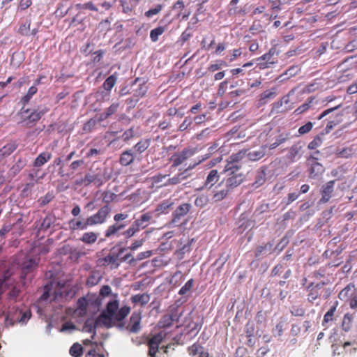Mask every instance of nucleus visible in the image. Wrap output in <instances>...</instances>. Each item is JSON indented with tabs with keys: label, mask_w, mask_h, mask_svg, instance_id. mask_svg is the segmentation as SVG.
Instances as JSON below:
<instances>
[{
	"label": "nucleus",
	"mask_w": 357,
	"mask_h": 357,
	"mask_svg": "<svg viewBox=\"0 0 357 357\" xmlns=\"http://www.w3.org/2000/svg\"><path fill=\"white\" fill-rule=\"evenodd\" d=\"M139 231L140 230L137 227V226H135L134 223H132L130 227L123 232V234L126 238H129L133 236Z\"/></svg>",
	"instance_id": "obj_56"
},
{
	"label": "nucleus",
	"mask_w": 357,
	"mask_h": 357,
	"mask_svg": "<svg viewBox=\"0 0 357 357\" xmlns=\"http://www.w3.org/2000/svg\"><path fill=\"white\" fill-rule=\"evenodd\" d=\"M17 149V145L14 143H9L3 146L0 149V159L5 156L10 155Z\"/></svg>",
	"instance_id": "obj_37"
},
{
	"label": "nucleus",
	"mask_w": 357,
	"mask_h": 357,
	"mask_svg": "<svg viewBox=\"0 0 357 357\" xmlns=\"http://www.w3.org/2000/svg\"><path fill=\"white\" fill-rule=\"evenodd\" d=\"M240 170H225L223 172L227 174V178L225 180V186L229 190L234 189L241 185L244 179L245 176Z\"/></svg>",
	"instance_id": "obj_7"
},
{
	"label": "nucleus",
	"mask_w": 357,
	"mask_h": 357,
	"mask_svg": "<svg viewBox=\"0 0 357 357\" xmlns=\"http://www.w3.org/2000/svg\"><path fill=\"white\" fill-rule=\"evenodd\" d=\"M135 155L131 149H128L121 153L119 157V163L122 166H128L133 162Z\"/></svg>",
	"instance_id": "obj_26"
},
{
	"label": "nucleus",
	"mask_w": 357,
	"mask_h": 357,
	"mask_svg": "<svg viewBox=\"0 0 357 357\" xmlns=\"http://www.w3.org/2000/svg\"><path fill=\"white\" fill-rule=\"evenodd\" d=\"M128 218V215L125 213H116L114 215V223L107 227L105 231L104 235L106 238H111L114 236H119L120 231L123 229L127 224L123 222Z\"/></svg>",
	"instance_id": "obj_5"
},
{
	"label": "nucleus",
	"mask_w": 357,
	"mask_h": 357,
	"mask_svg": "<svg viewBox=\"0 0 357 357\" xmlns=\"http://www.w3.org/2000/svg\"><path fill=\"white\" fill-rule=\"evenodd\" d=\"M278 55L276 49L274 47H271L268 52L263 54L261 56L257 59V61H266L268 63L271 64L272 66L278 63V58L275 57L274 55Z\"/></svg>",
	"instance_id": "obj_28"
},
{
	"label": "nucleus",
	"mask_w": 357,
	"mask_h": 357,
	"mask_svg": "<svg viewBox=\"0 0 357 357\" xmlns=\"http://www.w3.org/2000/svg\"><path fill=\"white\" fill-rule=\"evenodd\" d=\"M69 353L73 357H81L83 354V347L79 343H74L70 347Z\"/></svg>",
	"instance_id": "obj_45"
},
{
	"label": "nucleus",
	"mask_w": 357,
	"mask_h": 357,
	"mask_svg": "<svg viewBox=\"0 0 357 357\" xmlns=\"http://www.w3.org/2000/svg\"><path fill=\"white\" fill-rule=\"evenodd\" d=\"M246 152L245 150H241L236 153L231 154L227 160L225 170H240L241 166L238 165V163L245 157Z\"/></svg>",
	"instance_id": "obj_11"
},
{
	"label": "nucleus",
	"mask_w": 357,
	"mask_h": 357,
	"mask_svg": "<svg viewBox=\"0 0 357 357\" xmlns=\"http://www.w3.org/2000/svg\"><path fill=\"white\" fill-rule=\"evenodd\" d=\"M325 171L324 166L318 162L314 161L310 163V167L309 169V176L311 178H316L321 176Z\"/></svg>",
	"instance_id": "obj_22"
},
{
	"label": "nucleus",
	"mask_w": 357,
	"mask_h": 357,
	"mask_svg": "<svg viewBox=\"0 0 357 357\" xmlns=\"http://www.w3.org/2000/svg\"><path fill=\"white\" fill-rule=\"evenodd\" d=\"M38 261L34 258L26 259L22 264V274L23 277L32 272L38 266Z\"/></svg>",
	"instance_id": "obj_23"
},
{
	"label": "nucleus",
	"mask_w": 357,
	"mask_h": 357,
	"mask_svg": "<svg viewBox=\"0 0 357 357\" xmlns=\"http://www.w3.org/2000/svg\"><path fill=\"white\" fill-rule=\"evenodd\" d=\"M174 204V202L172 199H165L158 205L155 211L157 213L158 215L167 214L172 211Z\"/></svg>",
	"instance_id": "obj_21"
},
{
	"label": "nucleus",
	"mask_w": 357,
	"mask_h": 357,
	"mask_svg": "<svg viewBox=\"0 0 357 357\" xmlns=\"http://www.w3.org/2000/svg\"><path fill=\"white\" fill-rule=\"evenodd\" d=\"M198 165L199 162H191L183 171L178 172L172 177H169L168 174H162L161 173L155 174L151 178L152 187L158 189L169 185H178L188 178V172L195 168Z\"/></svg>",
	"instance_id": "obj_2"
},
{
	"label": "nucleus",
	"mask_w": 357,
	"mask_h": 357,
	"mask_svg": "<svg viewBox=\"0 0 357 357\" xmlns=\"http://www.w3.org/2000/svg\"><path fill=\"white\" fill-rule=\"evenodd\" d=\"M75 8L77 10L88 9L93 11H98V8L91 1L86 2L85 3H77Z\"/></svg>",
	"instance_id": "obj_52"
},
{
	"label": "nucleus",
	"mask_w": 357,
	"mask_h": 357,
	"mask_svg": "<svg viewBox=\"0 0 357 357\" xmlns=\"http://www.w3.org/2000/svg\"><path fill=\"white\" fill-rule=\"evenodd\" d=\"M56 220V218L54 215L51 213L47 214L40 223L38 227V231H47L48 229L51 228L52 225H54Z\"/></svg>",
	"instance_id": "obj_29"
},
{
	"label": "nucleus",
	"mask_w": 357,
	"mask_h": 357,
	"mask_svg": "<svg viewBox=\"0 0 357 357\" xmlns=\"http://www.w3.org/2000/svg\"><path fill=\"white\" fill-rule=\"evenodd\" d=\"M321 144V139L319 137H316L308 144L307 148L310 150H314Z\"/></svg>",
	"instance_id": "obj_64"
},
{
	"label": "nucleus",
	"mask_w": 357,
	"mask_h": 357,
	"mask_svg": "<svg viewBox=\"0 0 357 357\" xmlns=\"http://www.w3.org/2000/svg\"><path fill=\"white\" fill-rule=\"evenodd\" d=\"M162 8L163 6L162 4H158L155 6V8H151L149 10L146 11L144 15L146 17H151L152 16L159 13Z\"/></svg>",
	"instance_id": "obj_57"
},
{
	"label": "nucleus",
	"mask_w": 357,
	"mask_h": 357,
	"mask_svg": "<svg viewBox=\"0 0 357 357\" xmlns=\"http://www.w3.org/2000/svg\"><path fill=\"white\" fill-rule=\"evenodd\" d=\"M52 158V153L47 151L40 153L33 162L34 168L38 169Z\"/></svg>",
	"instance_id": "obj_25"
},
{
	"label": "nucleus",
	"mask_w": 357,
	"mask_h": 357,
	"mask_svg": "<svg viewBox=\"0 0 357 357\" xmlns=\"http://www.w3.org/2000/svg\"><path fill=\"white\" fill-rule=\"evenodd\" d=\"M141 321H142V312L140 310L134 311L130 317L128 324L126 326L123 320L121 321L124 326L120 330L126 329L130 333H138L141 329Z\"/></svg>",
	"instance_id": "obj_8"
},
{
	"label": "nucleus",
	"mask_w": 357,
	"mask_h": 357,
	"mask_svg": "<svg viewBox=\"0 0 357 357\" xmlns=\"http://www.w3.org/2000/svg\"><path fill=\"white\" fill-rule=\"evenodd\" d=\"M117 81V75L114 73L109 76L103 82L102 86L105 90L110 91Z\"/></svg>",
	"instance_id": "obj_40"
},
{
	"label": "nucleus",
	"mask_w": 357,
	"mask_h": 357,
	"mask_svg": "<svg viewBox=\"0 0 357 357\" xmlns=\"http://www.w3.org/2000/svg\"><path fill=\"white\" fill-rule=\"evenodd\" d=\"M220 174L217 169H211L206 176L204 187L207 189L211 188L220 180Z\"/></svg>",
	"instance_id": "obj_18"
},
{
	"label": "nucleus",
	"mask_w": 357,
	"mask_h": 357,
	"mask_svg": "<svg viewBox=\"0 0 357 357\" xmlns=\"http://www.w3.org/2000/svg\"><path fill=\"white\" fill-rule=\"evenodd\" d=\"M178 307H170V314L163 316L159 321L158 325L160 328L170 327L173 322H178L181 313L177 312Z\"/></svg>",
	"instance_id": "obj_12"
},
{
	"label": "nucleus",
	"mask_w": 357,
	"mask_h": 357,
	"mask_svg": "<svg viewBox=\"0 0 357 357\" xmlns=\"http://www.w3.org/2000/svg\"><path fill=\"white\" fill-rule=\"evenodd\" d=\"M275 96V91L266 90L261 93L259 96V103L264 105L268 99L273 98Z\"/></svg>",
	"instance_id": "obj_47"
},
{
	"label": "nucleus",
	"mask_w": 357,
	"mask_h": 357,
	"mask_svg": "<svg viewBox=\"0 0 357 357\" xmlns=\"http://www.w3.org/2000/svg\"><path fill=\"white\" fill-rule=\"evenodd\" d=\"M101 276L98 272H92L86 280V285L88 287H93L99 283Z\"/></svg>",
	"instance_id": "obj_42"
},
{
	"label": "nucleus",
	"mask_w": 357,
	"mask_h": 357,
	"mask_svg": "<svg viewBox=\"0 0 357 357\" xmlns=\"http://www.w3.org/2000/svg\"><path fill=\"white\" fill-rule=\"evenodd\" d=\"M152 216L151 213H146L142 214L139 218L135 220L133 223L137 227L141 230L146 228L148 226V222L151 220Z\"/></svg>",
	"instance_id": "obj_33"
},
{
	"label": "nucleus",
	"mask_w": 357,
	"mask_h": 357,
	"mask_svg": "<svg viewBox=\"0 0 357 357\" xmlns=\"http://www.w3.org/2000/svg\"><path fill=\"white\" fill-rule=\"evenodd\" d=\"M110 212L111 208L109 205L102 206L96 213L89 217L91 226L105 223Z\"/></svg>",
	"instance_id": "obj_10"
},
{
	"label": "nucleus",
	"mask_w": 357,
	"mask_h": 357,
	"mask_svg": "<svg viewBox=\"0 0 357 357\" xmlns=\"http://www.w3.org/2000/svg\"><path fill=\"white\" fill-rule=\"evenodd\" d=\"M89 226H91L89 217L86 218V221L73 219L69 222V227L72 231L85 230Z\"/></svg>",
	"instance_id": "obj_20"
},
{
	"label": "nucleus",
	"mask_w": 357,
	"mask_h": 357,
	"mask_svg": "<svg viewBox=\"0 0 357 357\" xmlns=\"http://www.w3.org/2000/svg\"><path fill=\"white\" fill-rule=\"evenodd\" d=\"M161 340L162 337L158 335H154L149 340V355L151 357H158L157 353L158 351V348Z\"/></svg>",
	"instance_id": "obj_19"
},
{
	"label": "nucleus",
	"mask_w": 357,
	"mask_h": 357,
	"mask_svg": "<svg viewBox=\"0 0 357 357\" xmlns=\"http://www.w3.org/2000/svg\"><path fill=\"white\" fill-rule=\"evenodd\" d=\"M31 20H21L17 33L22 36H29L30 35Z\"/></svg>",
	"instance_id": "obj_35"
},
{
	"label": "nucleus",
	"mask_w": 357,
	"mask_h": 357,
	"mask_svg": "<svg viewBox=\"0 0 357 357\" xmlns=\"http://www.w3.org/2000/svg\"><path fill=\"white\" fill-rule=\"evenodd\" d=\"M310 292L307 295L308 301L313 303L320 295L319 291L312 287V284L309 285Z\"/></svg>",
	"instance_id": "obj_51"
},
{
	"label": "nucleus",
	"mask_w": 357,
	"mask_h": 357,
	"mask_svg": "<svg viewBox=\"0 0 357 357\" xmlns=\"http://www.w3.org/2000/svg\"><path fill=\"white\" fill-rule=\"evenodd\" d=\"M202 349H203V347L200 344L195 342L188 348V352L190 356L195 357L199 355Z\"/></svg>",
	"instance_id": "obj_48"
},
{
	"label": "nucleus",
	"mask_w": 357,
	"mask_h": 357,
	"mask_svg": "<svg viewBox=\"0 0 357 357\" xmlns=\"http://www.w3.org/2000/svg\"><path fill=\"white\" fill-rule=\"evenodd\" d=\"M313 124L312 122L309 121L305 125L301 126L298 129V133L300 135H305L308 133L312 128Z\"/></svg>",
	"instance_id": "obj_63"
},
{
	"label": "nucleus",
	"mask_w": 357,
	"mask_h": 357,
	"mask_svg": "<svg viewBox=\"0 0 357 357\" xmlns=\"http://www.w3.org/2000/svg\"><path fill=\"white\" fill-rule=\"evenodd\" d=\"M111 178L112 174L108 172L106 168L97 169L96 172L86 173L84 176V181L87 185L93 183L97 188H100Z\"/></svg>",
	"instance_id": "obj_6"
},
{
	"label": "nucleus",
	"mask_w": 357,
	"mask_h": 357,
	"mask_svg": "<svg viewBox=\"0 0 357 357\" xmlns=\"http://www.w3.org/2000/svg\"><path fill=\"white\" fill-rule=\"evenodd\" d=\"M218 146L219 144L218 142H213L212 145L208 148L209 153L206 155L203 156L201 159H199L197 162H199V165L201 162L208 159L211 156V155H212L213 153H214L218 149Z\"/></svg>",
	"instance_id": "obj_55"
},
{
	"label": "nucleus",
	"mask_w": 357,
	"mask_h": 357,
	"mask_svg": "<svg viewBox=\"0 0 357 357\" xmlns=\"http://www.w3.org/2000/svg\"><path fill=\"white\" fill-rule=\"evenodd\" d=\"M151 140L149 139H142L134 146L135 151L138 153H142L150 146Z\"/></svg>",
	"instance_id": "obj_36"
},
{
	"label": "nucleus",
	"mask_w": 357,
	"mask_h": 357,
	"mask_svg": "<svg viewBox=\"0 0 357 357\" xmlns=\"http://www.w3.org/2000/svg\"><path fill=\"white\" fill-rule=\"evenodd\" d=\"M302 146L299 144H293L287 154V158L291 162H294L296 158H300Z\"/></svg>",
	"instance_id": "obj_32"
},
{
	"label": "nucleus",
	"mask_w": 357,
	"mask_h": 357,
	"mask_svg": "<svg viewBox=\"0 0 357 357\" xmlns=\"http://www.w3.org/2000/svg\"><path fill=\"white\" fill-rule=\"evenodd\" d=\"M208 203V198L204 195L199 196L195 201V204L197 207L203 208Z\"/></svg>",
	"instance_id": "obj_60"
},
{
	"label": "nucleus",
	"mask_w": 357,
	"mask_h": 357,
	"mask_svg": "<svg viewBox=\"0 0 357 357\" xmlns=\"http://www.w3.org/2000/svg\"><path fill=\"white\" fill-rule=\"evenodd\" d=\"M226 63L223 61H218L216 63L211 64L208 67V70L210 72H215L220 70L222 66H225Z\"/></svg>",
	"instance_id": "obj_62"
},
{
	"label": "nucleus",
	"mask_w": 357,
	"mask_h": 357,
	"mask_svg": "<svg viewBox=\"0 0 357 357\" xmlns=\"http://www.w3.org/2000/svg\"><path fill=\"white\" fill-rule=\"evenodd\" d=\"M273 245L272 243L268 242V243L264 244V245H259V246L257 247V248L255 250V257H259L262 255H264V253H266L267 252L271 253V250H272Z\"/></svg>",
	"instance_id": "obj_41"
},
{
	"label": "nucleus",
	"mask_w": 357,
	"mask_h": 357,
	"mask_svg": "<svg viewBox=\"0 0 357 357\" xmlns=\"http://www.w3.org/2000/svg\"><path fill=\"white\" fill-rule=\"evenodd\" d=\"M342 114H340L338 117L339 119H337L335 120L330 121L328 122L326 126V132H329L335 126L338 125L340 123L342 122Z\"/></svg>",
	"instance_id": "obj_61"
},
{
	"label": "nucleus",
	"mask_w": 357,
	"mask_h": 357,
	"mask_svg": "<svg viewBox=\"0 0 357 357\" xmlns=\"http://www.w3.org/2000/svg\"><path fill=\"white\" fill-rule=\"evenodd\" d=\"M356 291L355 284L349 283L340 291L338 298L344 302H348L354 296Z\"/></svg>",
	"instance_id": "obj_17"
},
{
	"label": "nucleus",
	"mask_w": 357,
	"mask_h": 357,
	"mask_svg": "<svg viewBox=\"0 0 357 357\" xmlns=\"http://www.w3.org/2000/svg\"><path fill=\"white\" fill-rule=\"evenodd\" d=\"M26 160L24 158H19L9 169L8 174L14 177L18 174L21 170L26 166Z\"/></svg>",
	"instance_id": "obj_31"
},
{
	"label": "nucleus",
	"mask_w": 357,
	"mask_h": 357,
	"mask_svg": "<svg viewBox=\"0 0 357 357\" xmlns=\"http://www.w3.org/2000/svg\"><path fill=\"white\" fill-rule=\"evenodd\" d=\"M117 197V195L110 190H105L102 193V202L105 205H109V203L114 201Z\"/></svg>",
	"instance_id": "obj_43"
},
{
	"label": "nucleus",
	"mask_w": 357,
	"mask_h": 357,
	"mask_svg": "<svg viewBox=\"0 0 357 357\" xmlns=\"http://www.w3.org/2000/svg\"><path fill=\"white\" fill-rule=\"evenodd\" d=\"M124 248H120L118 253L111 252L103 258L105 264L109 265L112 269L117 268L121 264L120 255L124 251Z\"/></svg>",
	"instance_id": "obj_15"
},
{
	"label": "nucleus",
	"mask_w": 357,
	"mask_h": 357,
	"mask_svg": "<svg viewBox=\"0 0 357 357\" xmlns=\"http://www.w3.org/2000/svg\"><path fill=\"white\" fill-rule=\"evenodd\" d=\"M98 237V234L95 231L84 232L79 240L86 245H92L95 243Z\"/></svg>",
	"instance_id": "obj_30"
},
{
	"label": "nucleus",
	"mask_w": 357,
	"mask_h": 357,
	"mask_svg": "<svg viewBox=\"0 0 357 357\" xmlns=\"http://www.w3.org/2000/svg\"><path fill=\"white\" fill-rule=\"evenodd\" d=\"M150 295L147 293L138 294L131 296L130 301L135 305L144 306L150 301Z\"/></svg>",
	"instance_id": "obj_27"
},
{
	"label": "nucleus",
	"mask_w": 357,
	"mask_h": 357,
	"mask_svg": "<svg viewBox=\"0 0 357 357\" xmlns=\"http://www.w3.org/2000/svg\"><path fill=\"white\" fill-rule=\"evenodd\" d=\"M194 280L193 279H190L179 290L178 294L179 295H185L188 291L191 290V289L193 287Z\"/></svg>",
	"instance_id": "obj_54"
},
{
	"label": "nucleus",
	"mask_w": 357,
	"mask_h": 357,
	"mask_svg": "<svg viewBox=\"0 0 357 357\" xmlns=\"http://www.w3.org/2000/svg\"><path fill=\"white\" fill-rule=\"evenodd\" d=\"M338 305V302L335 301L333 305L330 307V309L326 312V313L324 316V319L322 322L323 326H326L328 322H331L334 319L335 312H336L337 307Z\"/></svg>",
	"instance_id": "obj_34"
},
{
	"label": "nucleus",
	"mask_w": 357,
	"mask_h": 357,
	"mask_svg": "<svg viewBox=\"0 0 357 357\" xmlns=\"http://www.w3.org/2000/svg\"><path fill=\"white\" fill-rule=\"evenodd\" d=\"M229 190L227 188L216 192L213 196V201L217 202L223 200L227 196Z\"/></svg>",
	"instance_id": "obj_50"
},
{
	"label": "nucleus",
	"mask_w": 357,
	"mask_h": 357,
	"mask_svg": "<svg viewBox=\"0 0 357 357\" xmlns=\"http://www.w3.org/2000/svg\"><path fill=\"white\" fill-rule=\"evenodd\" d=\"M38 91V89L36 86H31L28 89L27 93L21 98L20 102L22 104L23 107L26 105L30 100L32 98L33 96L35 95ZM22 113H28L29 112V109H24V107L21 109Z\"/></svg>",
	"instance_id": "obj_24"
},
{
	"label": "nucleus",
	"mask_w": 357,
	"mask_h": 357,
	"mask_svg": "<svg viewBox=\"0 0 357 357\" xmlns=\"http://www.w3.org/2000/svg\"><path fill=\"white\" fill-rule=\"evenodd\" d=\"M119 107V103H112L107 109L106 111L101 114V120H105L108 117H109L111 115L116 112L118 110V108Z\"/></svg>",
	"instance_id": "obj_46"
},
{
	"label": "nucleus",
	"mask_w": 357,
	"mask_h": 357,
	"mask_svg": "<svg viewBox=\"0 0 357 357\" xmlns=\"http://www.w3.org/2000/svg\"><path fill=\"white\" fill-rule=\"evenodd\" d=\"M266 181V173L264 170L257 172L254 185L259 187L264 183Z\"/></svg>",
	"instance_id": "obj_53"
},
{
	"label": "nucleus",
	"mask_w": 357,
	"mask_h": 357,
	"mask_svg": "<svg viewBox=\"0 0 357 357\" xmlns=\"http://www.w3.org/2000/svg\"><path fill=\"white\" fill-rule=\"evenodd\" d=\"M354 152L351 147H346L340 151H337V155L338 157L342 158H349L354 155Z\"/></svg>",
	"instance_id": "obj_49"
},
{
	"label": "nucleus",
	"mask_w": 357,
	"mask_h": 357,
	"mask_svg": "<svg viewBox=\"0 0 357 357\" xmlns=\"http://www.w3.org/2000/svg\"><path fill=\"white\" fill-rule=\"evenodd\" d=\"M192 205L190 203H183L176 208L172 212V220L169 222V227L180 225L182 218L185 216L191 210Z\"/></svg>",
	"instance_id": "obj_9"
},
{
	"label": "nucleus",
	"mask_w": 357,
	"mask_h": 357,
	"mask_svg": "<svg viewBox=\"0 0 357 357\" xmlns=\"http://www.w3.org/2000/svg\"><path fill=\"white\" fill-rule=\"evenodd\" d=\"M289 133H281L280 134L276 139L275 142L270 144L268 146L269 149H274L276 147H278L279 145L284 143L287 139H289Z\"/></svg>",
	"instance_id": "obj_39"
},
{
	"label": "nucleus",
	"mask_w": 357,
	"mask_h": 357,
	"mask_svg": "<svg viewBox=\"0 0 357 357\" xmlns=\"http://www.w3.org/2000/svg\"><path fill=\"white\" fill-rule=\"evenodd\" d=\"M135 136V131L133 128H130L126 130L121 135V139L124 142H128Z\"/></svg>",
	"instance_id": "obj_58"
},
{
	"label": "nucleus",
	"mask_w": 357,
	"mask_h": 357,
	"mask_svg": "<svg viewBox=\"0 0 357 357\" xmlns=\"http://www.w3.org/2000/svg\"><path fill=\"white\" fill-rule=\"evenodd\" d=\"M60 253L61 255H69V259L73 261H77L80 257L87 254L86 251L79 250L78 248L73 247L68 244L64 245L60 249Z\"/></svg>",
	"instance_id": "obj_13"
},
{
	"label": "nucleus",
	"mask_w": 357,
	"mask_h": 357,
	"mask_svg": "<svg viewBox=\"0 0 357 357\" xmlns=\"http://www.w3.org/2000/svg\"><path fill=\"white\" fill-rule=\"evenodd\" d=\"M165 31V26H158L152 29L150 32V38L152 42H156L158 40L159 36H161Z\"/></svg>",
	"instance_id": "obj_44"
},
{
	"label": "nucleus",
	"mask_w": 357,
	"mask_h": 357,
	"mask_svg": "<svg viewBox=\"0 0 357 357\" xmlns=\"http://www.w3.org/2000/svg\"><path fill=\"white\" fill-rule=\"evenodd\" d=\"M47 112L48 109L47 107H44L41 109H38V110H34L29 116L24 118L21 123H24L27 126H29V124H35Z\"/></svg>",
	"instance_id": "obj_14"
},
{
	"label": "nucleus",
	"mask_w": 357,
	"mask_h": 357,
	"mask_svg": "<svg viewBox=\"0 0 357 357\" xmlns=\"http://www.w3.org/2000/svg\"><path fill=\"white\" fill-rule=\"evenodd\" d=\"M198 150L194 147H185L181 151L172 153L168 158L170 164L169 169L175 170L179 166L185 165L186 161L197 153Z\"/></svg>",
	"instance_id": "obj_3"
},
{
	"label": "nucleus",
	"mask_w": 357,
	"mask_h": 357,
	"mask_svg": "<svg viewBox=\"0 0 357 357\" xmlns=\"http://www.w3.org/2000/svg\"><path fill=\"white\" fill-rule=\"evenodd\" d=\"M31 312L30 310H23L18 307H11L6 315V324L13 326L15 324H26L31 318Z\"/></svg>",
	"instance_id": "obj_4"
},
{
	"label": "nucleus",
	"mask_w": 357,
	"mask_h": 357,
	"mask_svg": "<svg viewBox=\"0 0 357 357\" xmlns=\"http://www.w3.org/2000/svg\"><path fill=\"white\" fill-rule=\"evenodd\" d=\"M119 305V301L117 299L109 301L95 321L89 319L85 321L84 330L92 333V339L96 336V328L98 326H104L106 328H110L113 326L122 328L124 326L121 321L128 317L131 309L128 305H124L120 308Z\"/></svg>",
	"instance_id": "obj_1"
},
{
	"label": "nucleus",
	"mask_w": 357,
	"mask_h": 357,
	"mask_svg": "<svg viewBox=\"0 0 357 357\" xmlns=\"http://www.w3.org/2000/svg\"><path fill=\"white\" fill-rule=\"evenodd\" d=\"M96 125V121L93 119H91L84 124L82 130L84 132H91L95 128Z\"/></svg>",
	"instance_id": "obj_59"
},
{
	"label": "nucleus",
	"mask_w": 357,
	"mask_h": 357,
	"mask_svg": "<svg viewBox=\"0 0 357 357\" xmlns=\"http://www.w3.org/2000/svg\"><path fill=\"white\" fill-rule=\"evenodd\" d=\"M266 154L265 148H261L257 151H250L246 155L252 161H257L262 158Z\"/></svg>",
	"instance_id": "obj_38"
},
{
	"label": "nucleus",
	"mask_w": 357,
	"mask_h": 357,
	"mask_svg": "<svg viewBox=\"0 0 357 357\" xmlns=\"http://www.w3.org/2000/svg\"><path fill=\"white\" fill-rule=\"evenodd\" d=\"M335 181H330L323 185L321 191V198L319 199V204H325L329 201L334 191Z\"/></svg>",
	"instance_id": "obj_16"
}]
</instances>
